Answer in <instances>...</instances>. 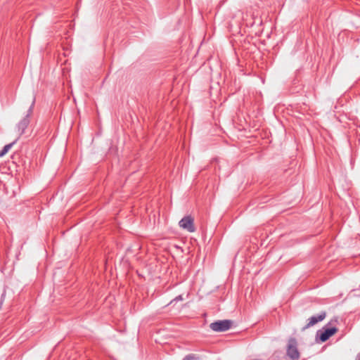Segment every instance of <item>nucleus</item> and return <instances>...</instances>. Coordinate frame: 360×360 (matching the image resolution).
Returning a JSON list of instances; mask_svg holds the SVG:
<instances>
[{
	"mask_svg": "<svg viewBox=\"0 0 360 360\" xmlns=\"http://www.w3.org/2000/svg\"><path fill=\"white\" fill-rule=\"evenodd\" d=\"M34 103H35V98L34 97L32 104L27 111V114L26 115V116L25 117H23L18 122V124L16 126L17 133H18V138H17L18 139H19L20 136H21L24 134L25 129L27 128V127L30 124V117L32 113Z\"/></svg>",
	"mask_w": 360,
	"mask_h": 360,
	"instance_id": "nucleus-1",
	"label": "nucleus"
},
{
	"mask_svg": "<svg viewBox=\"0 0 360 360\" xmlns=\"http://www.w3.org/2000/svg\"><path fill=\"white\" fill-rule=\"evenodd\" d=\"M232 321L231 320H219L211 323L210 328L215 332H224L231 328Z\"/></svg>",
	"mask_w": 360,
	"mask_h": 360,
	"instance_id": "nucleus-2",
	"label": "nucleus"
},
{
	"mask_svg": "<svg viewBox=\"0 0 360 360\" xmlns=\"http://www.w3.org/2000/svg\"><path fill=\"white\" fill-rule=\"evenodd\" d=\"M287 355L292 360H297L300 358V352L297 349V342L295 338L289 339L287 347Z\"/></svg>",
	"mask_w": 360,
	"mask_h": 360,
	"instance_id": "nucleus-3",
	"label": "nucleus"
},
{
	"mask_svg": "<svg viewBox=\"0 0 360 360\" xmlns=\"http://www.w3.org/2000/svg\"><path fill=\"white\" fill-rule=\"evenodd\" d=\"M179 226L190 233L195 231L194 219L191 215L183 217L179 222Z\"/></svg>",
	"mask_w": 360,
	"mask_h": 360,
	"instance_id": "nucleus-4",
	"label": "nucleus"
},
{
	"mask_svg": "<svg viewBox=\"0 0 360 360\" xmlns=\"http://www.w3.org/2000/svg\"><path fill=\"white\" fill-rule=\"evenodd\" d=\"M338 331L335 327L333 328H323L321 330H319L316 333V336L319 337L321 342H326L333 335Z\"/></svg>",
	"mask_w": 360,
	"mask_h": 360,
	"instance_id": "nucleus-5",
	"label": "nucleus"
},
{
	"mask_svg": "<svg viewBox=\"0 0 360 360\" xmlns=\"http://www.w3.org/2000/svg\"><path fill=\"white\" fill-rule=\"evenodd\" d=\"M326 314L325 311H323L320 313L319 314L312 316L308 319V323L307 325L303 328V330L307 329L310 327L314 326L317 323L323 321L326 318Z\"/></svg>",
	"mask_w": 360,
	"mask_h": 360,
	"instance_id": "nucleus-6",
	"label": "nucleus"
},
{
	"mask_svg": "<svg viewBox=\"0 0 360 360\" xmlns=\"http://www.w3.org/2000/svg\"><path fill=\"white\" fill-rule=\"evenodd\" d=\"M17 141H18V139H16L13 142L4 146L3 149L0 151V158L5 155L8 152V150L11 148V147L17 142Z\"/></svg>",
	"mask_w": 360,
	"mask_h": 360,
	"instance_id": "nucleus-7",
	"label": "nucleus"
},
{
	"mask_svg": "<svg viewBox=\"0 0 360 360\" xmlns=\"http://www.w3.org/2000/svg\"><path fill=\"white\" fill-rule=\"evenodd\" d=\"M252 19L254 20V21H253L252 24L251 25V27L260 26L262 24V20L259 13H257L255 15L253 13H252Z\"/></svg>",
	"mask_w": 360,
	"mask_h": 360,
	"instance_id": "nucleus-8",
	"label": "nucleus"
},
{
	"mask_svg": "<svg viewBox=\"0 0 360 360\" xmlns=\"http://www.w3.org/2000/svg\"><path fill=\"white\" fill-rule=\"evenodd\" d=\"M182 360H200V357L195 354H189L185 356Z\"/></svg>",
	"mask_w": 360,
	"mask_h": 360,
	"instance_id": "nucleus-9",
	"label": "nucleus"
},
{
	"mask_svg": "<svg viewBox=\"0 0 360 360\" xmlns=\"http://www.w3.org/2000/svg\"><path fill=\"white\" fill-rule=\"evenodd\" d=\"M246 125H247V122H246L245 120L244 124H238V130L239 131L245 130Z\"/></svg>",
	"mask_w": 360,
	"mask_h": 360,
	"instance_id": "nucleus-10",
	"label": "nucleus"
},
{
	"mask_svg": "<svg viewBox=\"0 0 360 360\" xmlns=\"http://www.w3.org/2000/svg\"><path fill=\"white\" fill-rule=\"evenodd\" d=\"M183 300V297L181 295H178L176 296L175 298H174L171 302H170V304L174 302H178V301H181Z\"/></svg>",
	"mask_w": 360,
	"mask_h": 360,
	"instance_id": "nucleus-11",
	"label": "nucleus"
},
{
	"mask_svg": "<svg viewBox=\"0 0 360 360\" xmlns=\"http://www.w3.org/2000/svg\"><path fill=\"white\" fill-rule=\"evenodd\" d=\"M356 360H360V352L356 355Z\"/></svg>",
	"mask_w": 360,
	"mask_h": 360,
	"instance_id": "nucleus-12",
	"label": "nucleus"
}]
</instances>
